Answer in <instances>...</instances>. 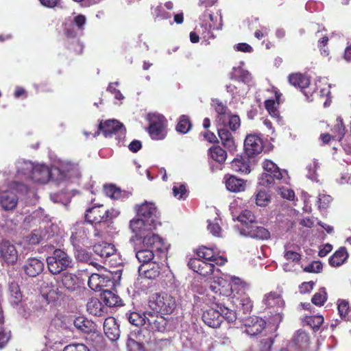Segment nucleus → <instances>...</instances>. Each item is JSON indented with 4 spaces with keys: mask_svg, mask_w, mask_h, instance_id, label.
Returning a JSON list of instances; mask_svg holds the SVG:
<instances>
[{
    "mask_svg": "<svg viewBox=\"0 0 351 351\" xmlns=\"http://www.w3.org/2000/svg\"><path fill=\"white\" fill-rule=\"evenodd\" d=\"M78 176L79 169L77 164L62 160L51 168L44 164H34L30 180L40 184H45L49 180L59 183Z\"/></svg>",
    "mask_w": 351,
    "mask_h": 351,
    "instance_id": "1",
    "label": "nucleus"
},
{
    "mask_svg": "<svg viewBox=\"0 0 351 351\" xmlns=\"http://www.w3.org/2000/svg\"><path fill=\"white\" fill-rule=\"evenodd\" d=\"M208 300L210 306L205 310L202 314V320L210 328H218L220 326L222 319L228 322H234L237 319V313L219 303L217 295L210 293H208Z\"/></svg>",
    "mask_w": 351,
    "mask_h": 351,
    "instance_id": "2",
    "label": "nucleus"
},
{
    "mask_svg": "<svg viewBox=\"0 0 351 351\" xmlns=\"http://www.w3.org/2000/svg\"><path fill=\"white\" fill-rule=\"evenodd\" d=\"M248 287V284L239 277L226 276L223 278L215 276L213 281H210L209 289L212 293L216 295L229 297L233 295V298H235L234 291L241 295V292Z\"/></svg>",
    "mask_w": 351,
    "mask_h": 351,
    "instance_id": "3",
    "label": "nucleus"
},
{
    "mask_svg": "<svg viewBox=\"0 0 351 351\" xmlns=\"http://www.w3.org/2000/svg\"><path fill=\"white\" fill-rule=\"evenodd\" d=\"M13 191L23 192L27 191L25 183L13 180L8 183L0 192V205L5 210H13L18 204V197Z\"/></svg>",
    "mask_w": 351,
    "mask_h": 351,
    "instance_id": "4",
    "label": "nucleus"
},
{
    "mask_svg": "<svg viewBox=\"0 0 351 351\" xmlns=\"http://www.w3.org/2000/svg\"><path fill=\"white\" fill-rule=\"evenodd\" d=\"M92 232L95 237H100L99 231L96 230L93 224L85 222L76 223L71 228V242L73 247L90 244Z\"/></svg>",
    "mask_w": 351,
    "mask_h": 351,
    "instance_id": "5",
    "label": "nucleus"
},
{
    "mask_svg": "<svg viewBox=\"0 0 351 351\" xmlns=\"http://www.w3.org/2000/svg\"><path fill=\"white\" fill-rule=\"evenodd\" d=\"M149 306L156 313L169 315L175 310L176 300L171 293L166 292L156 293L150 297Z\"/></svg>",
    "mask_w": 351,
    "mask_h": 351,
    "instance_id": "6",
    "label": "nucleus"
},
{
    "mask_svg": "<svg viewBox=\"0 0 351 351\" xmlns=\"http://www.w3.org/2000/svg\"><path fill=\"white\" fill-rule=\"evenodd\" d=\"M263 168L264 172L261 174L259 179V184L261 185L268 187L271 184H276V182H279L281 180L287 183L286 180L287 171L280 169L273 161L265 160L263 162Z\"/></svg>",
    "mask_w": 351,
    "mask_h": 351,
    "instance_id": "7",
    "label": "nucleus"
},
{
    "mask_svg": "<svg viewBox=\"0 0 351 351\" xmlns=\"http://www.w3.org/2000/svg\"><path fill=\"white\" fill-rule=\"evenodd\" d=\"M47 267L53 274H58L61 271L72 267V258L64 251L57 249L47 258Z\"/></svg>",
    "mask_w": 351,
    "mask_h": 351,
    "instance_id": "8",
    "label": "nucleus"
},
{
    "mask_svg": "<svg viewBox=\"0 0 351 351\" xmlns=\"http://www.w3.org/2000/svg\"><path fill=\"white\" fill-rule=\"evenodd\" d=\"M263 302L267 308H276L275 314L269 317V322L274 325H278L282 319L281 311L285 305L280 295L276 292H270L265 295Z\"/></svg>",
    "mask_w": 351,
    "mask_h": 351,
    "instance_id": "9",
    "label": "nucleus"
},
{
    "mask_svg": "<svg viewBox=\"0 0 351 351\" xmlns=\"http://www.w3.org/2000/svg\"><path fill=\"white\" fill-rule=\"evenodd\" d=\"M148 120L150 123L149 132L152 139H164L167 134V121L164 116L152 113L148 114Z\"/></svg>",
    "mask_w": 351,
    "mask_h": 351,
    "instance_id": "10",
    "label": "nucleus"
},
{
    "mask_svg": "<svg viewBox=\"0 0 351 351\" xmlns=\"http://www.w3.org/2000/svg\"><path fill=\"white\" fill-rule=\"evenodd\" d=\"M19 259L16 246L8 240L0 241V262L2 265H14Z\"/></svg>",
    "mask_w": 351,
    "mask_h": 351,
    "instance_id": "11",
    "label": "nucleus"
},
{
    "mask_svg": "<svg viewBox=\"0 0 351 351\" xmlns=\"http://www.w3.org/2000/svg\"><path fill=\"white\" fill-rule=\"evenodd\" d=\"M34 162L24 158H18L14 162L15 178L24 183L31 180L34 167ZM19 182V181H18Z\"/></svg>",
    "mask_w": 351,
    "mask_h": 351,
    "instance_id": "12",
    "label": "nucleus"
},
{
    "mask_svg": "<svg viewBox=\"0 0 351 351\" xmlns=\"http://www.w3.org/2000/svg\"><path fill=\"white\" fill-rule=\"evenodd\" d=\"M157 224L150 219L136 215L130 222V228L136 237L141 238L148 232L153 231Z\"/></svg>",
    "mask_w": 351,
    "mask_h": 351,
    "instance_id": "13",
    "label": "nucleus"
},
{
    "mask_svg": "<svg viewBox=\"0 0 351 351\" xmlns=\"http://www.w3.org/2000/svg\"><path fill=\"white\" fill-rule=\"evenodd\" d=\"M263 149V141L261 137L256 134H248L244 141V149L245 154L250 156H254L261 153Z\"/></svg>",
    "mask_w": 351,
    "mask_h": 351,
    "instance_id": "14",
    "label": "nucleus"
},
{
    "mask_svg": "<svg viewBox=\"0 0 351 351\" xmlns=\"http://www.w3.org/2000/svg\"><path fill=\"white\" fill-rule=\"evenodd\" d=\"M40 293L48 303L56 301L63 295L60 287L49 280L43 282L40 285Z\"/></svg>",
    "mask_w": 351,
    "mask_h": 351,
    "instance_id": "15",
    "label": "nucleus"
},
{
    "mask_svg": "<svg viewBox=\"0 0 351 351\" xmlns=\"http://www.w3.org/2000/svg\"><path fill=\"white\" fill-rule=\"evenodd\" d=\"M99 130L102 132L105 137L117 135L120 138L124 136L125 133L123 124L114 119L101 122L99 125Z\"/></svg>",
    "mask_w": 351,
    "mask_h": 351,
    "instance_id": "16",
    "label": "nucleus"
},
{
    "mask_svg": "<svg viewBox=\"0 0 351 351\" xmlns=\"http://www.w3.org/2000/svg\"><path fill=\"white\" fill-rule=\"evenodd\" d=\"M141 239H143V243L145 246L152 248L159 254H165L167 247L162 238L158 234L150 231Z\"/></svg>",
    "mask_w": 351,
    "mask_h": 351,
    "instance_id": "17",
    "label": "nucleus"
},
{
    "mask_svg": "<svg viewBox=\"0 0 351 351\" xmlns=\"http://www.w3.org/2000/svg\"><path fill=\"white\" fill-rule=\"evenodd\" d=\"M135 209L136 211V215L141 217L145 219H151L152 222L157 224L158 212L154 204L152 202H145L140 205H136Z\"/></svg>",
    "mask_w": 351,
    "mask_h": 351,
    "instance_id": "18",
    "label": "nucleus"
},
{
    "mask_svg": "<svg viewBox=\"0 0 351 351\" xmlns=\"http://www.w3.org/2000/svg\"><path fill=\"white\" fill-rule=\"evenodd\" d=\"M188 265L193 271L206 276L214 272L215 266L212 263H208L197 258H191Z\"/></svg>",
    "mask_w": 351,
    "mask_h": 351,
    "instance_id": "19",
    "label": "nucleus"
},
{
    "mask_svg": "<svg viewBox=\"0 0 351 351\" xmlns=\"http://www.w3.org/2000/svg\"><path fill=\"white\" fill-rule=\"evenodd\" d=\"M197 256L200 259L213 263L214 265H223L227 261L223 256L215 254L213 249L205 246H202L197 250Z\"/></svg>",
    "mask_w": 351,
    "mask_h": 351,
    "instance_id": "20",
    "label": "nucleus"
},
{
    "mask_svg": "<svg viewBox=\"0 0 351 351\" xmlns=\"http://www.w3.org/2000/svg\"><path fill=\"white\" fill-rule=\"evenodd\" d=\"M173 8V3L172 1H167L164 4L160 3L156 7L154 8L152 11V15L155 21L161 20H169L171 25L173 22L171 21V14L168 10H171Z\"/></svg>",
    "mask_w": 351,
    "mask_h": 351,
    "instance_id": "21",
    "label": "nucleus"
},
{
    "mask_svg": "<svg viewBox=\"0 0 351 351\" xmlns=\"http://www.w3.org/2000/svg\"><path fill=\"white\" fill-rule=\"evenodd\" d=\"M159 313H147V321L145 325V328L152 331H162L165 329L166 325V320L162 316L158 315Z\"/></svg>",
    "mask_w": 351,
    "mask_h": 351,
    "instance_id": "22",
    "label": "nucleus"
},
{
    "mask_svg": "<svg viewBox=\"0 0 351 351\" xmlns=\"http://www.w3.org/2000/svg\"><path fill=\"white\" fill-rule=\"evenodd\" d=\"M245 332L251 336L256 335L262 332L265 326V322L258 317H250L245 320Z\"/></svg>",
    "mask_w": 351,
    "mask_h": 351,
    "instance_id": "23",
    "label": "nucleus"
},
{
    "mask_svg": "<svg viewBox=\"0 0 351 351\" xmlns=\"http://www.w3.org/2000/svg\"><path fill=\"white\" fill-rule=\"evenodd\" d=\"M110 282V276L93 274L88 278V285L91 289L99 291H101L103 287H108V284Z\"/></svg>",
    "mask_w": 351,
    "mask_h": 351,
    "instance_id": "24",
    "label": "nucleus"
},
{
    "mask_svg": "<svg viewBox=\"0 0 351 351\" xmlns=\"http://www.w3.org/2000/svg\"><path fill=\"white\" fill-rule=\"evenodd\" d=\"M240 234L262 240L268 239L270 237V233L266 228L253 225L250 226L247 229H241Z\"/></svg>",
    "mask_w": 351,
    "mask_h": 351,
    "instance_id": "25",
    "label": "nucleus"
},
{
    "mask_svg": "<svg viewBox=\"0 0 351 351\" xmlns=\"http://www.w3.org/2000/svg\"><path fill=\"white\" fill-rule=\"evenodd\" d=\"M104 330L106 335L111 341L119 337L120 330L116 319L112 317H107L104 322Z\"/></svg>",
    "mask_w": 351,
    "mask_h": 351,
    "instance_id": "26",
    "label": "nucleus"
},
{
    "mask_svg": "<svg viewBox=\"0 0 351 351\" xmlns=\"http://www.w3.org/2000/svg\"><path fill=\"white\" fill-rule=\"evenodd\" d=\"M226 89L236 100H240L241 98L244 97L249 90L247 85L236 80H234L233 83L227 85Z\"/></svg>",
    "mask_w": 351,
    "mask_h": 351,
    "instance_id": "27",
    "label": "nucleus"
},
{
    "mask_svg": "<svg viewBox=\"0 0 351 351\" xmlns=\"http://www.w3.org/2000/svg\"><path fill=\"white\" fill-rule=\"evenodd\" d=\"M235 206L234 203H232L230 206V210L232 215L233 219L235 218L243 226H245L244 229H247L250 226L253 225L255 222V216L252 211L248 210H243L239 215H237L232 210Z\"/></svg>",
    "mask_w": 351,
    "mask_h": 351,
    "instance_id": "28",
    "label": "nucleus"
},
{
    "mask_svg": "<svg viewBox=\"0 0 351 351\" xmlns=\"http://www.w3.org/2000/svg\"><path fill=\"white\" fill-rule=\"evenodd\" d=\"M139 275L149 279H155L160 273V268L158 263L152 262L148 264H142L138 268Z\"/></svg>",
    "mask_w": 351,
    "mask_h": 351,
    "instance_id": "29",
    "label": "nucleus"
},
{
    "mask_svg": "<svg viewBox=\"0 0 351 351\" xmlns=\"http://www.w3.org/2000/svg\"><path fill=\"white\" fill-rule=\"evenodd\" d=\"M44 269V263L36 258H28L24 265V269L27 275L35 277L40 274Z\"/></svg>",
    "mask_w": 351,
    "mask_h": 351,
    "instance_id": "30",
    "label": "nucleus"
},
{
    "mask_svg": "<svg viewBox=\"0 0 351 351\" xmlns=\"http://www.w3.org/2000/svg\"><path fill=\"white\" fill-rule=\"evenodd\" d=\"M86 23V18L84 15L78 14L73 17L72 24L73 29L66 28V34L68 37L75 38L80 32H82Z\"/></svg>",
    "mask_w": 351,
    "mask_h": 351,
    "instance_id": "31",
    "label": "nucleus"
},
{
    "mask_svg": "<svg viewBox=\"0 0 351 351\" xmlns=\"http://www.w3.org/2000/svg\"><path fill=\"white\" fill-rule=\"evenodd\" d=\"M226 189L233 193H239L245 189V182L234 176L226 177L225 181Z\"/></svg>",
    "mask_w": 351,
    "mask_h": 351,
    "instance_id": "32",
    "label": "nucleus"
},
{
    "mask_svg": "<svg viewBox=\"0 0 351 351\" xmlns=\"http://www.w3.org/2000/svg\"><path fill=\"white\" fill-rule=\"evenodd\" d=\"M232 78L237 82L245 84L248 86L249 88L252 84V77L251 74L241 66L233 69L232 72Z\"/></svg>",
    "mask_w": 351,
    "mask_h": 351,
    "instance_id": "33",
    "label": "nucleus"
},
{
    "mask_svg": "<svg viewBox=\"0 0 351 351\" xmlns=\"http://www.w3.org/2000/svg\"><path fill=\"white\" fill-rule=\"evenodd\" d=\"M211 104L217 114L216 117V122L217 125L219 123H223L224 119L230 113V111L228 110L227 106L223 104V102L217 99H212Z\"/></svg>",
    "mask_w": 351,
    "mask_h": 351,
    "instance_id": "34",
    "label": "nucleus"
},
{
    "mask_svg": "<svg viewBox=\"0 0 351 351\" xmlns=\"http://www.w3.org/2000/svg\"><path fill=\"white\" fill-rule=\"evenodd\" d=\"M209 160L222 165L227 158L226 152L219 145L212 146L208 151Z\"/></svg>",
    "mask_w": 351,
    "mask_h": 351,
    "instance_id": "35",
    "label": "nucleus"
},
{
    "mask_svg": "<svg viewBox=\"0 0 351 351\" xmlns=\"http://www.w3.org/2000/svg\"><path fill=\"white\" fill-rule=\"evenodd\" d=\"M87 311L95 316H101L107 311V308L97 298H91L86 304Z\"/></svg>",
    "mask_w": 351,
    "mask_h": 351,
    "instance_id": "36",
    "label": "nucleus"
},
{
    "mask_svg": "<svg viewBox=\"0 0 351 351\" xmlns=\"http://www.w3.org/2000/svg\"><path fill=\"white\" fill-rule=\"evenodd\" d=\"M93 250L97 254L104 258L113 255L116 251L113 244L106 242H101L94 245Z\"/></svg>",
    "mask_w": 351,
    "mask_h": 351,
    "instance_id": "37",
    "label": "nucleus"
},
{
    "mask_svg": "<svg viewBox=\"0 0 351 351\" xmlns=\"http://www.w3.org/2000/svg\"><path fill=\"white\" fill-rule=\"evenodd\" d=\"M73 324L79 330L84 333H90L95 330V324L84 317H77L74 319Z\"/></svg>",
    "mask_w": 351,
    "mask_h": 351,
    "instance_id": "38",
    "label": "nucleus"
},
{
    "mask_svg": "<svg viewBox=\"0 0 351 351\" xmlns=\"http://www.w3.org/2000/svg\"><path fill=\"white\" fill-rule=\"evenodd\" d=\"M289 83L301 90L307 88L310 84V80L308 77L301 73H293L289 75Z\"/></svg>",
    "mask_w": 351,
    "mask_h": 351,
    "instance_id": "39",
    "label": "nucleus"
},
{
    "mask_svg": "<svg viewBox=\"0 0 351 351\" xmlns=\"http://www.w3.org/2000/svg\"><path fill=\"white\" fill-rule=\"evenodd\" d=\"M218 134L225 147L229 149H234V140L231 132L226 128V127L222 126V128H218Z\"/></svg>",
    "mask_w": 351,
    "mask_h": 351,
    "instance_id": "40",
    "label": "nucleus"
},
{
    "mask_svg": "<svg viewBox=\"0 0 351 351\" xmlns=\"http://www.w3.org/2000/svg\"><path fill=\"white\" fill-rule=\"evenodd\" d=\"M62 284L66 289L74 291L79 287V279L75 274L66 272L62 276Z\"/></svg>",
    "mask_w": 351,
    "mask_h": 351,
    "instance_id": "41",
    "label": "nucleus"
},
{
    "mask_svg": "<svg viewBox=\"0 0 351 351\" xmlns=\"http://www.w3.org/2000/svg\"><path fill=\"white\" fill-rule=\"evenodd\" d=\"M104 212V206L101 204H98L89 208L86 210L85 214V219L89 222L88 223L93 224V223H101V221H97L95 220V217L99 216L102 217Z\"/></svg>",
    "mask_w": 351,
    "mask_h": 351,
    "instance_id": "42",
    "label": "nucleus"
},
{
    "mask_svg": "<svg viewBox=\"0 0 351 351\" xmlns=\"http://www.w3.org/2000/svg\"><path fill=\"white\" fill-rule=\"evenodd\" d=\"M348 254L345 248L341 247L330 258L329 263L331 266L339 267L348 258Z\"/></svg>",
    "mask_w": 351,
    "mask_h": 351,
    "instance_id": "43",
    "label": "nucleus"
},
{
    "mask_svg": "<svg viewBox=\"0 0 351 351\" xmlns=\"http://www.w3.org/2000/svg\"><path fill=\"white\" fill-rule=\"evenodd\" d=\"M231 165L232 169L236 171L244 173H249L250 172L248 159L243 158H234L232 161Z\"/></svg>",
    "mask_w": 351,
    "mask_h": 351,
    "instance_id": "44",
    "label": "nucleus"
},
{
    "mask_svg": "<svg viewBox=\"0 0 351 351\" xmlns=\"http://www.w3.org/2000/svg\"><path fill=\"white\" fill-rule=\"evenodd\" d=\"M101 295L105 304L110 307L118 305L120 301L119 296L110 290H104Z\"/></svg>",
    "mask_w": 351,
    "mask_h": 351,
    "instance_id": "45",
    "label": "nucleus"
},
{
    "mask_svg": "<svg viewBox=\"0 0 351 351\" xmlns=\"http://www.w3.org/2000/svg\"><path fill=\"white\" fill-rule=\"evenodd\" d=\"M229 126V128L232 130L235 131L238 128H239L241 125V120L238 115L232 114L231 112L228 114V116L224 119L223 123H219L218 126Z\"/></svg>",
    "mask_w": 351,
    "mask_h": 351,
    "instance_id": "46",
    "label": "nucleus"
},
{
    "mask_svg": "<svg viewBox=\"0 0 351 351\" xmlns=\"http://www.w3.org/2000/svg\"><path fill=\"white\" fill-rule=\"evenodd\" d=\"M154 251L152 249L141 250L136 253V257L142 264L151 263L154 258Z\"/></svg>",
    "mask_w": 351,
    "mask_h": 351,
    "instance_id": "47",
    "label": "nucleus"
},
{
    "mask_svg": "<svg viewBox=\"0 0 351 351\" xmlns=\"http://www.w3.org/2000/svg\"><path fill=\"white\" fill-rule=\"evenodd\" d=\"M221 219L216 217L213 220H208L207 229L215 237H222V229L220 226Z\"/></svg>",
    "mask_w": 351,
    "mask_h": 351,
    "instance_id": "48",
    "label": "nucleus"
},
{
    "mask_svg": "<svg viewBox=\"0 0 351 351\" xmlns=\"http://www.w3.org/2000/svg\"><path fill=\"white\" fill-rule=\"evenodd\" d=\"M147 312L143 314L137 312H132L128 316L130 323L136 326L145 325L147 321Z\"/></svg>",
    "mask_w": 351,
    "mask_h": 351,
    "instance_id": "49",
    "label": "nucleus"
},
{
    "mask_svg": "<svg viewBox=\"0 0 351 351\" xmlns=\"http://www.w3.org/2000/svg\"><path fill=\"white\" fill-rule=\"evenodd\" d=\"M46 217L44 215V210L41 208L34 211L31 215L25 217L24 223L26 225H30L31 223L36 224L41 221H43Z\"/></svg>",
    "mask_w": 351,
    "mask_h": 351,
    "instance_id": "50",
    "label": "nucleus"
},
{
    "mask_svg": "<svg viewBox=\"0 0 351 351\" xmlns=\"http://www.w3.org/2000/svg\"><path fill=\"white\" fill-rule=\"evenodd\" d=\"M277 103L274 99H267L265 102V108L271 115V117L279 119H280V112L278 109V106L279 104V98L278 96H276Z\"/></svg>",
    "mask_w": 351,
    "mask_h": 351,
    "instance_id": "51",
    "label": "nucleus"
},
{
    "mask_svg": "<svg viewBox=\"0 0 351 351\" xmlns=\"http://www.w3.org/2000/svg\"><path fill=\"white\" fill-rule=\"evenodd\" d=\"M119 214L120 211L117 208H111L110 209H105L104 208L102 217L98 215V217H95V220L106 222L117 217Z\"/></svg>",
    "mask_w": 351,
    "mask_h": 351,
    "instance_id": "52",
    "label": "nucleus"
},
{
    "mask_svg": "<svg viewBox=\"0 0 351 351\" xmlns=\"http://www.w3.org/2000/svg\"><path fill=\"white\" fill-rule=\"evenodd\" d=\"M9 291L10 294V303L12 305H17L22 298L19 285L16 283H11L9 287Z\"/></svg>",
    "mask_w": 351,
    "mask_h": 351,
    "instance_id": "53",
    "label": "nucleus"
},
{
    "mask_svg": "<svg viewBox=\"0 0 351 351\" xmlns=\"http://www.w3.org/2000/svg\"><path fill=\"white\" fill-rule=\"evenodd\" d=\"M293 341L298 347L304 349L308 344L309 337L305 332L298 330L293 337Z\"/></svg>",
    "mask_w": 351,
    "mask_h": 351,
    "instance_id": "54",
    "label": "nucleus"
},
{
    "mask_svg": "<svg viewBox=\"0 0 351 351\" xmlns=\"http://www.w3.org/2000/svg\"><path fill=\"white\" fill-rule=\"evenodd\" d=\"M105 195L111 199H118L121 196V190L114 184H106L104 186Z\"/></svg>",
    "mask_w": 351,
    "mask_h": 351,
    "instance_id": "55",
    "label": "nucleus"
},
{
    "mask_svg": "<svg viewBox=\"0 0 351 351\" xmlns=\"http://www.w3.org/2000/svg\"><path fill=\"white\" fill-rule=\"evenodd\" d=\"M191 123L189 118L186 115L181 116L176 126L177 131L180 133L186 134L191 130Z\"/></svg>",
    "mask_w": 351,
    "mask_h": 351,
    "instance_id": "56",
    "label": "nucleus"
},
{
    "mask_svg": "<svg viewBox=\"0 0 351 351\" xmlns=\"http://www.w3.org/2000/svg\"><path fill=\"white\" fill-rule=\"evenodd\" d=\"M319 167V164L318 161L316 159H313L306 167V177L313 181H317V169Z\"/></svg>",
    "mask_w": 351,
    "mask_h": 351,
    "instance_id": "57",
    "label": "nucleus"
},
{
    "mask_svg": "<svg viewBox=\"0 0 351 351\" xmlns=\"http://www.w3.org/2000/svg\"><path fill=\"white\" fill-rule=\"evenodd\" d=\"M270 195L265 191L260 190L255 195V202L258 206H266L270 202Z\"/></svg>",
    "mask_w": 351,
    "mask_h": 351,
    "instance_id": "58",
    "label": "nucleus"
},
{
    "mask_svg": "<svg viewBox=\"0 0 351 351\" xmlns=\"http://www.w3.org/2000/svg\"><path fill=\"white\" fill-rule=\"evenodd\" d=\"M51 235L46 236L45 234H43L40 230H35L32 234L27 237V241L29 244H37L40 243L43 240L48 239Z\"/></svg>",
    "mask_w": 351,
    "mask_h": 351,
    "instance_id": "59",
    "label": "nucleus"
},
{
    "mask_svg": "<svg viewBox=\"0 0 351 351\" xmlns=\"http://www.w3.org/2000/svg\"><path fill=\"white\" fill-rule=\"evenodd\" d=\"M305 322L314 330H317L324 322V317L322 315L306 316Z\"/></svg>",
    "mask_w": 351,
    "mask_h": 351,
    "instance_id": "60",
    "label": "nucleus"
},
{
    "mask_svg": "<svg viewBox=\"0 0 351 351\" xmlns=\"http://www.w3.org/2000/svg\"><path fill=\"white\" fill-rule=\"evenodd\" d=\"M327 300V293L325 288H321L312 298V302L317 306H322Z\"/></svg>",
    "mask_w": 351,
    "mask_h": 351,
    "instance_id": "61",
    "label": "nucleus"
},
{
    "mask_svg": "<svg viewBox=\"0 0 351 351\" xmlns=\"http://www.w3.org/2000/svg\"><path fill=\"white\" fill-rule=\"evenodd\" d=\"M172 190L173 196L178 199H184L186 196L187 190L184 184L175 183Z\"/></svg>",
    "mask_w": 351,
    "mask_h": 351,
    "instance_id": "62",
    "label": "nucleus"
},
{
    "mask_svg": "<svg viewBox=\"0 0 351 351\" xmlns=\"http://www.w3.org/2000/svg\"><path fill=\"white\" fill-rule=\"evenodd\" d=\"M75 258L80 262H88L91 259V253L88 252L86 249L82 248L80 245L75 247Z\"/></svg>",
    "mask_w": 351,
    "mask_h": 351,
    "instance_id": "63",
    "label": "nucleus"
},
{
    "mask_svg": "<svg viewBox=\"0 0 351 351\" xmlns=\"http://www.w3.org/2000/svg\"><path fill=\"white\" fill-rule=\"evenodd\" d=\"M337 124L332 130L333 133L332 137L341 141L345 134V128L340 118L337 119Z\"/></svg>",
    "mask_w": 351,
    "mask_h": 351,
    "instance_id": "64",
    "label": "nucleus"
}]
</instances>
